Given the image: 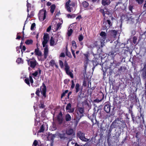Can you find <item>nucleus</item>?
Returning a JSON list of instances; mask_svg holds the SVG:
<instances>
[{
    "instance_id": "nucleus-24",
    "label": "nucleus",
    "mask_w": 146,
    "mask_h": 146,
    "mask_svg": "<svg viewBox=\"0 0 146 146\" xmlns=\"http://www.w3.org/2000/svg\"><path fill=\"white\" fill-rule=\"evenodd\" d=\"M117 121V119H115L114 121H113L110 125L112 127L114 128H118L116 123Z\"/></svg>"
},
{
    "instance_id": "nucleus-44",
    "label": "nucleus",
    "mask_w": 146,
    "mask_h": 146,
    "mask_svg": "<svg viewBox=\"0 0 146 146\" xmlns=\"http://www.w3.org/2000/svg\"><path fill=\"white\" fill-rule=\"evenodd\" d=\"M84 38V37L82 34L80 35L78 38V40L79 41H82Z\"/></svg>"
},
{
    "instance_id": "nucleus-43",
    "label": "nucleus",
    "mask_w": 146,
    "mask_h": 146,
    "mask_svg": "<svg viewBox=\"0 0 146 146\" xmlns=\"http://www.w3.org/2000/svg\"><path fill=\"white\" fill-rule=\"evenodd\" d=\"M25 82L28 86H30V81L28 78H26L25 79Z\"/></svg>"
},
{
    "instance_id": "nucleus-26",
    "label": "nucleus",
    "mask_w": 146,
    "mask_h": 146,
    "mask_svg": "<svg viewBox=\"0 0 146 146\" xmlns=\"http://www.w3.org/2000/svg\"><path fill=\"white\" fill-rule=\"evenodd\" d=\"M64 65L65 67V70L66 72H67L70 69V67L68 64L66 60H65L64 62Z\"/></svg>"
},
{
    "instance_id": "nucleus-15",
    "label": "nucleus",
    "mask_w": 146,
    "mask_h": 146,
    "mask_svg": "<svg viewBox=\"0 0 146 146\" xmlns=\"http://www.w3.org/2000/svg\"><path fill=\"white\" fill-rule=\"evenodd\" d=\"M78 111L81 114H82V115H78V116H76V118L78 120V121L81 118L82 116H83V113L84 112V108H83L80 107L78 108Z\"/></svg>"
},
{
    "instance_id": "nucleus-14",
    "label": "nucleus",
    "mask_w": 146,
    "mask_h": 146,
    "mask_svg": "<svg viewBox=\"0 0 146 146\" xmlns=\"http://www.w3.org/2000/svg\"><path fill=\"white\" fill-rule=\"evenodd\" d=\"M66 110L68 111V112L70 113H72L74 111V108H71V105L70 103H69L67 104L66 107Z\"/></svg>"
},
{
    "instance_id": "nucleus-38",
    "label": "nucleus",
    "mask_w": 146,
    "mask_h": 146,
    "mask_svg": "<svg viewBox=\"0 0 146 146\" xmlns=\"http://www.w3.org/2000/svg\"><path fill=\"white\" fill-rule=\"evenodd\" d=\"M55 64V61L54 60H51L49 63V65L52 67L54 66Z\"/></svg>"
},
{
    "instance_id": "nucleus-21",
    "label": "nucleus",
    "mask_w": 146,
    "mask_h": 146,
    "mask_svg": "<svg viewBox=\"0 0 146 146\" xmlns=\"http://www.w3.org/2000/svg\"><path fill=\"white\" fill-rule=\"evenodd\" d=\"M111 3L110 0H102V4L103 6L108 5Z\"/></svg>"
},
{
    "instance_id": "nucleus-45",
    "label": "nucleus",
    "mask_w": 146,
    "mask_h": 146,
    "mask_svg": "<svg viewBox=\"0 0 146 146\" xmlns=\"http://www.w3.org/2000/svg\"><path fill=\"white\" fill-rule=\"evenodd\" d=\"M55 137V134H51L49 135V137L51 140H52Z\"/></svg>"
},
{
    "instance_id": "nucleus-33",
    "label": "nucleus",
    "mask_w": 146,
    "mask_h": 146,
    "mask_svg": "<svg viewBox=\"0 0 146 146\" xmlns=\"http://www.w3.org/2000/svg\"><path fill=\"white\" fill-rule=\"evenodd\" d=\"M83 6L85 8H87L89 6V4L88 3L85 1H84L82 3Z\"/></svg>"
},
{
    "instance_id": "nucleus-34",
    "label": "nucleus",
    "mask_w": 146,
    "mask_h": 146,
    "mask_svg": "<svg viewBox=\"0 0 146 146\" xmlns=\"http://www.w3.org/2000/svg\"><path fill=\"white\" fill-rule=\"evenodd\" d=\"M68 18H74L76 17V15L74 14H68L67 15Z\"/></svg>"
},
{
    "instance_id": "nucleus-42",
    "label": "nucleus",
    "mask_w": 146,
    "mask_h": 146,
    "mask_svg": "<svg viewBox=\"0 0 146 146\" xmlns=\"http://www.w3.org/2000/svg\"><path fill=\"white\" fill-rule=\"evenodd\" d=\"M16 62L18 64L20 63H23V60L21 58H18L16 60Z\"/></svg>"
},
{
    "instance_id": "nucleus-25",
    "label": "nucleus",
    "mask_w": 146,
    "mask_h": 146,
    "mask_svg": "<svg viewBox=\"0 0 146 146\" xmlns=\"http://www.w3.org/2000/svg\"><path fill=\"white\" fill-rule=\"evenodd\" d=\"M65 120L66 121H71V117L70 115L69 114H67L65 117Z\"/></svg>"
},
{
    "instance_id": "nucleus-49",
    "label": "nucleus",
    "mask_w": 146,
    "mask_h": 146,
    "mask_svg": "<svg viewBox=\"0 0 146 146\" xmlns=\"http://www.w3.org/2000/svg\"><path fill=\"white\" fill-rule=\"evenodd\" d=\"M61 24L60 23H58L57 24L56 29V30H58V29H60Z\"/></svg>"
},
{
    "instance_id": "nucleus-8",
    "label": "nucleus",
    "mask_w": 146,
    "mask_h": 146,
    "mask_svg": "<svg viewBox=\"0 0 146 146\" xmlns=\"http://www.w3.org/2000/svg\"><path fill=\"white\" fill-rule=\"evenodd\" d=\"M96 113H95L94 112L92 114V115L90 114L88 115V118L90 119L92 122V125H94L97 122V121L96 119Z\"/></svg>"
},
{
    "instance_id": "nucleus-10",
    "label": "nucleus",
    "mask_w": 146,
    "mask_h": 146,
    "mask_svg": "<svg viewBox=\"0 0 146 146\" xmlns=\"http://www.w3.org/2000/svg\"><path fill=\"white\" fill-rule=\"evenodd\" d=\"M117 114L119 117L117 118L119 119L123 120V119L124 118H128L127 115L125 114L123 111L121 110H119L117 112Z\"/></svg>"
},
{
    "instance_id": "nucleus-5",
    "label": "nucleus",
    "mask_w": 146,
    "mask_h": 146,
    "mask_svg": "<svg viewBox=\"0 0 146 146\" xmlns=\"http://www.w3.org/2000/svg\"><path fill=\"white\" fill-rule=\"evenodd\" d=\"M67 1L65 5V7L67 11L69 13L71 12V10L72 9V7H70L71 6H72V7H74L75 6V4L74 3H72L70 4L71 3L70 0H66Z\"/></svg>"
},
{
    "instance_id": "nucleus-13",
    "label": "nucleus",
    "mask_w": 146,
    "mask_h": 146,
    "mask_svg": "<svg viewBox=\"0 0 146 146\" xmlns=\"http://www.w3.org/2000/svg\"><path fill=\"white\" fill-rule=\"evenodd\" d=\"M105 105L104 109L105 112L107 113L110 112L111 109V105L109 102H106L104 104Z\"/></svg>"
},
{
    "instance_id": "nucleus-63",
    "label": "nucleus",
    "mask_w": 146,
    "mask_h": 146,
    "mask_svg": "<svg viewBox=\"0 0 146 146\" xmlns=\"http://www.w3.org/2000/svg\"><path fill=\"white\" fill-rule=\"evenodd\" d=\"M99 11L102 14H103L105 13V12L104 9H100L99 10Z\"/></svg>"
},
{
    "instance_id": "nucleus-17",
    "label": "nucleus",
    "mask_w": 146,
    "mask_h": 146,
    "mask_svg": "<svg viewBox=\"0 0 146 146\" xmlns=\"http://www.w3.org/2000/svg\"><path fill=\"white\" fill-rule=\"evenodd\" d=\"M44 47L45 48H44V58L46 59L48 56V46L47 45H46V46Z\"/></svg>"
},
{
    "instance_id": "nucleus-61",
    "label": "nucleus",
    "mask_w": 146,
    "mask_h": 146,
    "mask_svg": "<svg viewBox=\"0 0 146 146\" xmlns=\"http://www.w3.org/2000/svg\"><path fill=\"white\" fill-rule=\"evenodd\" d=\"M51 29V26H49L48 28L47 29H46V32H49Z\"/></svg>"
},
{
    "instance_id": "nucleus-22",
    "label": "nucleus",
    "mask_w": 146,
    "mask_h": 146,
    "mask_svg": "<svg viewBox=\"0 0 146 146\" xmlns=\"http://www.w3.org/2000/svg\"><path fill=\"white\" fill-rule=\"evenodd\" d=\"M35 55L38 56H41L42 55V52L39 50L38 47H37L36 48L35 50Z\"/></svg>"
},
{
    "instance_id": "nucleus-35",
    "label": "nucleus",
    "mask_w": 146,
    "mask_h": 146,
    "mask_svg": "<svg viewBox=\"0 0 146 146\" xmlns=\"http://www.w3.org/2000/svg\"><path fill=\"white\" fill-rule=\"evenodd\" d=\"M66 73L67 75L70 76L72 78H73V77H74L73 74L70 71L69 69H68V71L67 72H66Z\"/></svg>"
},
{
    "instance_id": "nucleus-40",
    "label": "nucleus",
    "mask_w": 146,
    "mask_h": 146,
    "mask_svg": "<svg viewBox=\"0 0 146 146\" xmlns=\"http://www.w3.org/2000/svg\"><path fill=\"white\" fill-rule=\"evenodd\" d=\"M45 106L44 105V103L43 102H40V104H39V107L40 108H44Z\"/></svg>"
},
{
    "instance_id": "nucleus-1",
    "label": "nucleus",
    "mask_w": 146,
    "mask_h": 146,
    "mask_svg": "<svg viewBox=\"0 0 146 146\" xmlns=\"http://www.w3.org/2000/svg\"><path fill=\"white\" fill-rule=\"evenodd\" d=\"M54 121L52 123V130H55L57 129L56 126L61 125L64 120L63 114L61 111L59 112L58 115L54 119Z\"/></svg>"
},
{
    "instance_id": "nucleus-18",
    "label": "nucleus",
    "mask_w": 146,
    "mask_h": 146,
    "mask_svg": "<svg viewBox=\"0 0 146 146\" xmlns=\"http://www.w3.org/2000/svg\"><path fill=\"white\" fill-rule=\"evenodd\" d=\"M37 62L36 60H35L34 61H31L30 62V63L29 65L32 68H35L37 65Z\"/></svg>"
},
{
    "instance_id": "nucleus-3",
    "label": "nucleus",
    "mask_w": 146,
    "mask_h": 146,
    "mask_svg": "<svg viewBox=\"0 0 146 146\" xmlns=\"http://www.w3.org/2000/svg\"><path fill=\"white\" fill-rule=\"evenodd\" d=\"M112 25V23L109 19H107L103 21L102 28L103 30H107L109 29Z\"/></svg>"
},
{
    "instance_id": "nucleus-57",
    "label": "nucleus",
    "mask_w": 146,
    "mask_h": 146,
    "mask_svg": "<svg viewBox=\"0 0 146 146\" xmlns=\"http://www.w3.org/2000/svg\"><path fill=\"white\" fill-rule=\"evenodd\" d=\"M84 103H85V105H86L88 107H89L90 105L89 103L88 102V101L87 100H84Z\"/></svg>"
},
{
    "instance_id": "nucleus-28",
    "label": "nucleus",
    "mask_w": 146,
    "mask_h": 146,
    "mask_svg": "<svg viewBox=\"0 0 146 146\" xmlns=\"http://www.w3.org/2000/svg\"><path fill=\"white\" fill-rule=\"evenodd\" d=\"M58 137L61 139L64 140L66 138L65 133H59L58 135Z\"/></svg>"
},
{
    "instance_id": "nucleus-53",
    "label": "nucleus",
    "mask_w": 146,
    "mask_h": 146,
    "mask_svg": "<svg viewBox=\"0 0 146 146\" xmlns=\"http://www.w3.org/2000/svg\"><path fill=\"white\" fill-rule=\"evenodd\" d=\"M71 82H72V85L70 87V88L72 89H73L74 88L75 86V84L74 82V81L73 80H72L71 81Z\"/></svg>"
},
{
    "instance_id": "nucleus-23",
    "label": "nucleus",
    "mask_w": 146,
    "mask_h": 146,
    "mask_svg": "<svg viewBox=\"0 0 146 146\" xmlns=\"http://www.w3.org/2000/svg\"><path fill=\"white\" fill-rule=\"evenodd\" d=\"M102 98L100 99H99L98 98H96V99L94 100V102H95L99 103L100 102L102 101L104 99V94L102 93V94L101 95Z\"/></svg>"
},
{
    "instance_id": "nucleus-39",
    "label": "nucleus",
    "mask_w": 146,
    "mask_h": 146,
    "mask_svg": "<svg viewBox=\"0 0 146 146\" xmlns=\"http://www.w3.org/2000/svg\"><path fill=\"white\" fill-rule=\"evenodd\" d=\"M22 42H21V45L20 46V47H21V52L22 53H23V51H25V50H26V47L25 46H23L22 47V48L21 47V46H22Z\"/></svg>"
},
{
    "instance_id": "nucleus-30",
    "label": "nucleus",
    "mask_w": 146,
    "mask_h": 146,
    "mask_svg": "<svg viewBox=\"0 0 146 146\" xmlns=\"http://www.w3.org/2000/svg\"><path fill=\"white\" fill-rule=\"evenodd\" d=\"M55 43L54 39L53 37H51L50 40V46H53Z\"/></svg>"
},
{
    "instance_id": "nucleus-9",
    "label": "nucleus",
    "mask_w": 146,
    "mask_h": 146,
    "mask_svg": "<svg viewBox=\"0 0 146 146\" xmlns=\"http://www.w3.org/2000/svg\"><path fill=\"white\" fill-rule=\"evenodd\" d=\"M77 136L81 140L84 141H88L89 139L85 138V134L80 131H78L77 133Z\"/></svg>"
},
{
    "instance_id": "nucleus-59",
    "label": "nucleus",
    "mask_w": 146,
    "mask_h": 146,
    "mask_svg": "<svg viewBox=\"0 0 146 146\" xmlns=\"http://www.w3.org/2000/svg\"><path fill=\"white\" fill-rule=\"evenodd\" d=\"M27 8L28 9H29V8H31V5L30 3H29L27 2Z\"/></svg>"
},
{
    "instance_id": "nucleus-11",
    "label": "nucleus",
    "mask_w": 146,
    "mask_h": 146,
    "mask_svg": "<svg viewBox=\"0 0 146 146\" xmlns=\"http://www.w3.org/2000/svg\"><path fill=\"white\" fill-rule=\"evenodd\" d=\"M49 38V35L48 33H44L43 37V41H42V46L44 47L47 43Z\"/></svg>"
},
{
    "instance_id": "nucleus-50",
    "label": "nucleus",
    "mask_w": 146,
    "mask_h": 146,
    "mask_svg": "<svg viewBox=\"0 0 146 146\" xmlns=\"http://www.w3.org/2000/svg\"><path fill=\"white\" fill-rule=\"evenodd\" d=\"M126 69V68L123 67L121 66L119 67V68L118 69V71L120 72H121L123 70H124V71H125Z\"/></svg>"
},
{
    "instance_id": "nucleus-51",
    "label": "nucleus",
    "mask_w": 146,
    "mask_h": 146,
    "mask_svg": "<svg viewBox=\"0 0 146 146\" xmlns=\"http://www.w3.org/2000/svg\"><path fill=\"white\" fill-rule=\"evenodd\" d=\"M36 24L34 23H33L31 26V30L33 31L34 30V27H35Z\"/></svg>"
},
{
    "instance_id": "nucleus-56",
    "label": "nucleus",
    "mask_w": 146,
    "mask_h": 146,
    "mask_svg": "<svg viewBox=\"0 0 146 146\" xmlns=\"http://www.w3.org/2000/svg\"><path fill=\"white\" fill-rule=\"evenodd\" d=\"M17 51L18 53H19L20 52V50L21 49L20 47L17 46L16 48Z\"/></svg>"
},
{
    "instance_id": "nucleus-12",
    "label": "nucleus",
    "mask_w": 146,
    "mask_h": 146,
    "mask_svg": "<svg viewBox=\"0 0 146 146\" xmlns=\"http://www.w3.org/2000/svg\"><path fill=\"white\" fill-rule=\"evenodd\" d=\"M100 36L102 37L101 38V46L102 47V44L104 42L106 38L107 35L106 33L104 32L101 31L100 34Z\"/></svg>"
},
{
    "instance_id": "nucleus-60",
    "label": "nucleus",
    "mask_w": 146,
    "mask_h": 146,
    "mask_svg": "<svg viewBox=\"0 0 146 146\" xmlns=\"http://www.w3.org/2000/svg\"><path fill=\"white\" fill-rule=\"evenodd\" d=\"M38 74V71H36L34 73L32 74V75L33 76L36 77V76H37Z\"/></svg>"
},
{
    "instance_id": "nucleus-7",
    "label": "nucleus",
    "mask_w": 146,
    "mask_h": 146,
    "mask_svg": "<svg viewBox=\"0 0 146 146\" xmlns=\"http://www.w3.org/2000/svg\"><path fill=\"white\" fill-rule=\"evenodd\" d=\"M119 49V48L115 47L114 49L109 52L108 55L109 56H112V58L113 60L115 55L119 54L120 52Z\"/></svg>"
},
{
    "instance_id": "nucleus-48",
    "label": "nucleus",
    "mask_w": 146,
    "mask_h": 146,
    "mask_svg": "<svg viewBox=\"0 0 146 146\" xmlns=\"http://www.w3.org/2000/svg\"><path fill=\"white\" fill-rule=\"evenodd\" d=\"M66 55L70 58H72V57L70 53L68 51L66 52Z\"/></svg>"
},
{
    "instance_id": "nucleus-32",
    "label": "nucleus",
    "mask_w": 146,
    "mask_h": 146,
    "mask_svg": "<svg viewBox=\"0 0 146 146\" xmlns=\"http://www.w3.org/2000/svg\"><path fill=\"white\" fill-rule=\"evenodd\" d=\"M33 41L32 39L27 40H26L25 43L27 45H29L32 44L33 43Z\"/></svg>"
},
{
    "instance_id": "nucleus-20",
    "label": "nucleus",
    "mask_w": 146,
    "mask_h": 146,
    "mask_svg": "<svg viewBox=\"0 0 146 146\" xmlns=\"http://www.w3.org/2000/svg\"><path fill=\"white\" fill-rule=\"evenodd\" d=\"M75 92L77 93L80 91L81 93L82 90V89L80 88V85L79 83L76 84L75 86Z\"/></svg>"
},
{
    "instance_id": "nucleus-27",
    "label": "nucleus",
    "mask_w": 146,
    "mask_h": 146,
    "mask_svg": "<svg viewBox=\"0 0 146 146\" xmlns=\"http://www.w3.org/2000/svg\"><path fill=\"white\" fill-rule=\"evenodd\" d=\"M50 8V13H53L56 8L55 5L54 4L52 5H51Z\"/></svg>"
},
{
    "instance_id": "nucleus-29",
    "label": "nucleus",
    "mask_w": 146,
    "mask_h": 146,
    "mask_svg": "<svg viewBox=\"0 0 146 146\" xmlns=\"http://www.w3.org/2000/svg\"><path fill=\"white\" fill-rule=\"evenodd\" d=\"M110 33L112 36L115 37L117 34V31L114 30H112L111 31Z\"/></svg>"
},
{
    "instance_id": "nucleus-55",
    "label": "nucleus",
    "mask_w": 146,
    "mask_h": 146,
    "mask_svg": "<svg viewBox=\"0 0 146 146\" xmlns=\"http://www.w3.org/2000/svg\"><path fill=\"white\" fill-rule=\"evenodd\" d=\"M71 51L72 52V54L74 57V58H76V56L75 55V51L74 50H73V49L71 48Z\"/></svg>"
},
{
    "instance_id": "nucleus-58",
    "label": "nucleus",
    "mask_w": 146,
    "mask_h": 146,
    "mask_svg": "<svg viewBox=\"0 0 146 146\" xmlns=\"http://www.w3.org/2000/svg\"><path fill=\"white\" fill-rule=\"evenodd\" d=\"M38 142L36 140H35L33 142V145H34V146H36L38 145Z\"/></svg>"
},
{
    "instance_id": "nucleus-31",
    "label": "nucleus",
    "mask_w": 146,
    "mask_h": 146,
    "mask_svg": "<svg viewBox=\"0 0 146 146\" xmlns=\"http://www.w3.org/2000/svg\"><path fill=\"white\" fill-rule=\"evenodd\" d=\"M74 132V130L72 129H70L66 131V134L69 135H71Z\"/></svg>"
},
{
    "instance_id": "nucleus-6",
    "label": "nucleus",
    "mask_w": 146,
    "mask_h": 146,
    "mask_svg": "<svg viewBox=\"0 0 146 146\" xmlns=\"http://www.w3.org/2000/svg\"><path fill=\"white\" fill-rule=\"evenodd\" d=\"M117 118L115 119L117 120V127L119 129H121L122 128H125L126 126V123H125V120H121Z\"/></svg>"
},
{
    "instance_id": "nucleus-16",
    "label": "nucleus",
    "mask_w": 146,
    "mask_h": 146,
    "mask_svg": "<svg viewBox=\"0 0 146 146\" xmlns=\"http://www.w3.org/2000/svg\"><path fill=\"white\" fill-rule=\"evenodd\" d=\"M113 128H114L112 127L111 125H110L109 128L108 130L107 135V140L108 141H109V139L111 138V131Z\"/></svg>"
},
{
    "instance_id": "nucleus-2",
    "label": "nucleus",
    "mask_w": 146,
    "mask_h": 146,
    "mask_svg": "<svg viewBox=\"0 0 146 146\" xmlns=\"http://www.w3.org/2000/svg\"><path fill=\"white\" fill-rule=\"evenodd\" d=\"M46 87L44 83H43L42 86L40 87V89L38 88L36 89L35 92V94L38 96H39V94L41 92V94L42 95L43 97L45 99L46 97Z\"/></svg>"
},
{
    "instance_id": "nucleus-46",
    "label": "nucleus",
    "mask_w": 146,
    "mask_h": 146,
    "mask_svg": "<svg viewBox=\"0 0 146 146\" xmlns=\"http://www.w3.org/2000/svg\"><path fill=\"white\" fill-rule=\"evenodd\" d=\"M105 12H106V14L107 15H108L109 16V17H111L112 16V14L110 11H105Z\"/></svg>"
},
{
    "instance_id": "nucleus-52",
    "label": "nucleus",
    "mask_w": 146,
    "mask_h": 146,
    "mask_svg": "<svg viewBox=\"0 0 146 146\" xmlns=\"http://www.w3.org/2000/svg\"><path fill=\"white\" fill-rule=\"evenodd\" d=\"M34 15V13L33 11H32L31 12L30 15H29V14L28 13L27 15V18L29 17H31L32 16H33Z\"/></svg>"
},
{
    "instance_id": "nucleus-37",
    "label": "nucleus",
    "mask_w": 146,
    "mask_h": 146,
    "mask_svg": "<svg viewBox=\"0 0 146 146\" xmlns=\"http://www.w3.org/2000/svg\"><path fill=\"white\" fill-rule=\"evenodd\" d=\"M73 33V30L72 29H70L68 31L67 35L68 36H70L72 35Z\"/></svg>"
},
{
    "instance_id": "nucleus-4",
    "label": "nucleus",
    "mask_w": 146,
    "mask_h": 146,
    "mask_svg": "<svg viewBox=\"0 0 146 146\" xmlns=\"http://www.w3.org/2000/svg\"><path fill=\"white\" fill-rule=\"evenodd\" d=\"M46 11L44 9L40 10L38 14V18L41 21H43L45 19L46 16Z\"/></svg>"
},
{
    "instance_id": "nucleus-54",
    "label": "nucleus",
    "mask_w": 146,
    "mask_h": 146,
    "mask_svg": "<svg viewBox=\"0 0 146 146\" xmlns=\"http://www.w3.org/2000/svg\"><path fill=\"white\" fill-rule=\"evenodd\" d=\"M136 2L139 4H141L143 1V0H135Z\"/></svg>"
},
{
    "instance_id": "nucleus-19",
    "label": "nucleus",
    "mask_w": 146,
    "mask_h": 146,
    "mask_svg": "<svg viewBox=\"0 0 146 146\" xmlns=\"http://www.w3.org/2000/svg\"><path fill=\"white\" fill-rule=\"evenodd\" d=\"M120 64V62H117L115 60H113V62L111 63L110 66H113L114 67L116 68L117 66H119Z\"/></svg>"
},
{
    "instance_id": "nucleus-36",
    "label": "nucleus",
    "mask_w": 146,
    "mask_h": 146,
    "mask_svg": "<svg viewBox=\"0 0 146 146\" xmlns=\"http://www.w3.org/2000/svg\"><path fill=\"white\" fill-rule=\"evenodd\" d=\"M44 127L43 125H42L40 127V129L38 131V133H41L44 132Z\"/></svg>"
},
{
    "instance_id": "nucleus-62",
    "label": "nucleus",
    "mask_w": 146,
    "mask_h": 146,
    "mask_svg": "<svg viewBox=\"0 0 146 146\" xmlns=\"http://www.w3.org/2000/svg\"><path fill=\"white\" fill-rule=\"evenodd\" d=\"M137 40V38L135 36H134L133 38V42L135 44Z\"/></svg>"
},
{
    "instance_id": "nucleus-41",
    "label": "nucleus",
    "mask_w": 146,
    "mask_h": 146,
    "mask_svg": "<svg viewBox=\"0 0 146 146\" xmlns=\"http://www.w3.org/2000/svg\"><path fill=\"white\" fill-rule=\"evenodd\" d=\"M72 44L73 47L74 48L76 49L77 47V46L76 43L75 41H74V40H72Z\"/></svg>"
},
{
    "instance_id": "nucleus-47",
    "label": "nucleus",
    "mask_w": 146,
    "mask_h": 146,
    "mask_svg": "<svg viewBox=\"0 0 146 146\" xmlns=\"http://www.w3.org/2000/svg\"><path fill=\"white\" fill-rule=\"evenodd\" d=\"M59 64L61 68H62L64 67V63L61 60H59Z\"/></svg>"
},
{
    "instance_id": "nucleus-64",
    "label": "nucleus",
    "mask_w": 146,
    "mask_h": 146,
    "mask_svg": "<svg viewBox=\"0 0 146 146\" xmlns=\"http://www.w3.org/2000/svg\"><path fill=\"white\" fill-rule=\"evenodd\" d=\"M133 8V6H131L130 5L129 6V10L130 11H132V9Z\"/></svg>"
}]
</instances>
